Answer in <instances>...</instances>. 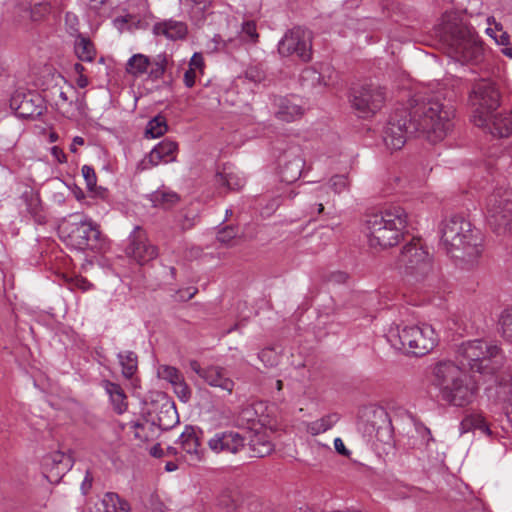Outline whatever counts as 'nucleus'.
Segmentation results:
<instances>
[{
  "instance_id": "nucleus-18",
  "label": "nucleus",
  "mask_w": 512,
  "mask_h": 512,
  "mask_svg": "<svg viewBox=\"0 0 512 512\" xmlns=\"http://www.w3.org/2000/svg\"><path fill=\"white\" fill-rule=\"evenodd\" d=\"M209 449L216 453L237 454L246 445V438L233 430L216 432L208 441Z\"/></svg>"
},
{
  "instance_id": "nucleus-2",
  "label": "nucleus",
  "mask_w": 512,
  "mask_h": 512,
  "mask_svg": "<svg viewBox=\"0 0 512 512\" xmlns=\"http://www.w3.org/2000/svg\"><path fill=\"white\" fill-rule=\"evenodd\" d=\"M431 384L438 390L442 401L456 407L469 405L477 393L475 382L452 361H440L434 365Z\"/></svg>"
},
{
  "instance_id": "nucleus-45",
  "label": "nucleus",
  "mask_w": 512,
  "mask_h": 512,
  "mask_svg": "<svg viewBox=\"0 0 512 512\" xmlns=\"http://www.w3.org/2000/svg\"><path fill=\"white\" fill-rule=\"evenodd\" d=\"M241 34L245 40L252 42H256L259 37L256 31V24L253 21H247L242 24Z\"/></svg>"
},
{
  "instance_id": "nucleus-43",
  "label": "nucleus",
  "mask_w": 512,
  "mask_h": 512,
  "mask_svg": "<svg viewBox=\"0 0 512 512\" xmlns=\"http://www.w3.org/2000/svg\"><path fill=\"white\" fill-rule=\"evenodd\" d=\"M328 187L335 194H340V193L348 190L349 182L345 175H334L333 177H331Z\"/></svg>"
},
{
  "instance_id": "nucleus-32",
  "label": "nucleus",
  "mask_w": 512,
  "mask_h": 512,
  "mask_svg": "<svg viewBox=\"0 0 512 512\" xmlns=\"http://www.w3.org/2000/svg\"><path fill=\"white\" fill-rule=\"evenodd\" d=\"M329 187L326 185L318 186L313 189L311 197L308 201L307 213L312 215L315 211L321 214L324 210V203L330 201Z\"/></svg>"
},
{
  "instance_id": "nucleus-37",
  "label": "nucleus",
  "mask_w": 512,
  "mask_h": 512,
  "mask_svg": "<svg viewBox=\"0 0 512 512\" xmlns=\"http://www.w3.org/2000/svg\"><path fill=\"white\" fill-rule=\"evenodd\" d=\"M168 130L166 119L162 115H157L151 119L145 129V137L155 139L163 136Z\"/></svg>"
},
{
  "instance_id": "nucleus-30",
  "label": "nucleus",
  "mask_w": 512,
  "mask_h": 512,
  "mask_svg": "<svg viewBox=\"0 0 512 512\" xmlns=\"http://www.w3.org/2000/svg\"><path fill=\"white\" fill-rule=\"evenodd\" d=\"M303 168L304 160L298 155H293L280 166L281 180L286 183L295 182L300 178Z\"/></svg>"
},
{
  "instance_id": "nucleus-12",
  "label": "nucleus",
  "mask_w": 512,
  "mask_h": 512,
  "mask_svg": "<svg viewBox=\"0 0 512 512\" xmlns=\"http://www.w3.org/2000/svg\"><path fill=\"white\" fill-rule=\"evenodd\" d=\"M312 33L302 27L287 31L279 41L278 52L284 57L296 56L302 61L311 59Z\"/></svg>"
},
{
  "instance_id": "nucleus-14",
  "label": "nucleus",
  "mask_w": 512,
  "mask_h": 512,
  "mask_svg": "<svg viewBox=\"0 0 512 512\" xmlns=\"http://www.w3.org/2000/svg\"><path fill=\"white\" fill-rule=\"evenodd\" d=\"M410 129V119L407 110L396 111L390 116V119L384 128L383 141L390 150L401 149L408 134H414Z\"/></svg>"
},
{
  "instance_id": "nucleus-1",
  "label": "nucleus",
  "mask_w": 512,
  "mask_h": 512,
  "mask_svg": "<svg viewBox=\"0 0 512 512\" xmlns=\"http://www.w3.org/2000/svg\"><path fill=\"white\" fill-rule=\"evenodd\" d=\"M412 132L427 134L431 141L443 139L452 127L454 110L434 96H416L407 110Z\"/></svg>"
},
{
  "instance_id": "nucleus-3",
  "label": "nucleus",
  "mask_w": 512,
  "mask_h": 512,
  "mask_svg": "<svg viewBox=\"0 0 512 512\" xmlns=\"http://www.w3.org/2000/svg\"><path fill=\"white\" fill-rule=\"evenodd\" d=\"M406 227L407 213L402 207L392 205L367 214L362 223V232L370 247L385 249L400 242Z\"/></svg>"
},
{
  "instance_id": "nucleus-41",
  "label": "nucleus",
  "mask_w": 512,
  "mask_h": 512,
  "mask_svg": "<svg viewBox=\"0 0 512 512\" xmlns=\"http://www.w3.org/2000/svg\"><path fill=\"white\" fill-rule=\"evenodd\" d=\"M500 324L503 337L512 342V306L502 312Z\"/></svg>"
},
{
  "instance_id": "nucleus-49",
  "label": "nucleus",
  "mask_w": 512,
  "mask_h": 512,
  "mask_svg": "<svg viewBox=\"0 0 512 512\" xmlns=\"http://www.w3.org/2000/svg\"><path fill=\"white\" fill-rule=\"evenodd\" d=\"M259 359L267 366H274L278 362V356L272 349H264L259 353Z\"/></svg>"
},
{
  "instance_id": "nucleus-31",
  "label": "nucleus",
  "mask_w": 512,
  "mask_h": 512,
  "mask_svg": "<svg viewBox=\"0 0 512 512\" xmlns=\"http://www.w3.org/2000/svg\"><path fill=\"white\" fill-rule=\"evenodd\" d=\"M215 181L219 186L226 187L227 190H239L245 184V179L230 166H224L222 171L218 172Z\"/></svg>"
},
{
  "instance_id": "nucleus-50",
  "label": "nucleus",
  "mask_w": 512,
  "mask_h": 512,
  "mask_svg": "<svg viewBox=\"0 0 512 512\" xmlns=\"http://www.w3.org/2000/svg\"><path fill=\"white\" fill-rule=\"evenodd\" d=\"M496 29L498 32H500V35H496L495 30L492 28H487L486 32H487V34H489L491 37H493L495 39L497 44L504 45V46L508 45L509 44V35L506 32H503L502 29H498L497 27H496Z\"/></svg>"
},
{
  "instance_id": "nucleus-25",
  "label": "nucleus",
  "mask_w": 512,
  "mask_h": 512,
  "mask_svg": "<svg viewBox=\"0 0 512 512\" xmlns=\"http://www.w3.org/2000/svg\"><path fill=\"white\" fill-rule=\"evenodd\" d=\"M102 387L109 396L113 410L118 414L124 413L127 410L128 402L123 388L109 380L102 381Z\"/></svg>"
},
{
  "instance_id": "nucleus-42",
  "label": "nucleus",
  "mask_w": 512,
  "mask_h": 512,
  "mask_svg": "<svg viewBox=\"0 0 512 512\" xmlns=\"http://www.w3.org/2000/svg\"><path fill=\"white\" fill-rule=\"evenodd\" d=\"M51 7L48 3H36L29 9L25 10V13L30 17L33 21H39L44 18L47 14L50 13Z\"/></svg>"
},
{
  "instance_id": "nucleus-48",
  "label": "nucleus",
  "mask_w": 512,
  "mask_h": 512,
  "mask_svg": "<svg viewBox=\"0 0 512 512\" xmlns=\"http://www.w3.org/2000/svg\"><path fill=\"white\" fill-rule=\"evenodd\" d=\"M77 94H79V92L73 86L61 89L59 91L58 99L56 100L57 108H61V105H65V102H68L70 98H74Z\"/></svg>"
},
{
  "instance_id": "nucleus-4",
  "label": "nucleus",
  "mask_w": 512,
  "mask_h": 512,
  "mask_svg": "<svg viewBox=\"0 0 512 512\" xmlns=\"http://www.w3.org/2000/svg\"><path fill=\"white\" fill-rule=\"evenodd\" d=\"M441 244L447 254L466 263H473L481 254L479 238L471 224L462 216H452L440 225Z\"/></svg>"
},
{
  "instance_id": "nucleus-56",
  "label": "nucleus",
  "mask_w": 512,
  "mask_h": 512,
  "mask_svg": "<svg viewBox=\"0 0 512 512\" xmlns=\"http://www.w3.org/2000/svg\"><path fill=\"white\" fill-rule=\"evenodd\" d=\"M92 481H93V478H92L91 474L87 471L85 478L81 485V489L84 494H86L89 491V489L91 488Z\"/></svg>"
},
{
  "instance_id": "nucleus-24",
  "label": "nucleus",
  "mask_w": 512,
  "mask_h": 512,
  "mask_svg": "<svg viewBox=\"0 0 512 512\" xmlns=\"http://www.w3.org/2000/svg\"><path fill=\"white\" fill-rule=\"evenodd\" d=\"M152 31L156 36H164L170 40H178L186 36L187 26L180 21L165 20L154 24Z\"/></svg>"
},
{
  "instance_id": "nucleus-47",
  "label": "nucleus",
  "mask_w": 512,
  "mask_h": 512,
  "mask_svg": "<svg viewBox=\"0 0 512 512\" xmlns=\"http://www.w3.org/2000/svg\"><path fill=\"white\" fill-rule=\"evenodd\" d=\"M68 284L70 289H79L83 292L90 290L93 286L86 278L82 276H75L70 278Z\"/></svg>"
},
{
  "instance_id": "nucleus-20",
  "label": "nucleus",
  "mask_w": 512,
  "mask_h": 512,
  "mask_svg": "<svg viewBox=\"0 0 512 512\" xmlns=\"http://www.w3.org/2000/svg\"><path fill=\"white\" fill-rule=\"evenodd\" d=\"M176 444L181 448L183 453L182 457H184L188 463L194 464L202 459L199 438L193 427L187 426L178 437Z\"/></svg>"
},
{
  "instance_id": "nucleus-13",
  "label": "nucleus",
  "mask_w": 512,
  "mask_h": 512,
  "mask_svg": "<svg viewBox=\"0 0 512 512\" xmlns=\"http://www.w3.org/2000/svg\"><path fill=\"white\" fill-rule=\"evenodd\" d=\"M385 92L376 84H365L353 90L351 104L361 117L373 115L381 109Z\"/></svg>"
},
{
  "instance_id": "nucleus-7",
  "label": "nucleus",
  "mask_w": 512,
  "mask_h": 512,
  "mask_svg": "<svg viewBox=\"0 0 512 512\" xmlns=\"http://www.w3.org/2000/svg\"><path fill=\"white\" fill-rule=\"evenodd\" d=\"M457 353L461 365L467 366L473 372L493 373L502 361L499 347L480 339L462 343Z\"/></svg>"
},
{
  "instance_id": "nucleus-28",
  "label": "nucleus",
  "mask_w": 512,
  "mask_h": 512,
  "mask_svg": "<svg viewBox=\"0 0 512 512\" xmlns=\"http://www.w3.org/2000/svg\"><path fill=\"white\" fill-rule=\"evenodd\" d=\"M87 104L84 94H77L74 98H70L65 105H61L59 112L66 118L71 120H79L86 116Z\"/></svg>"
},
{
  "instance_id": "nucleus-44",
  "label": "nucleus",
  "mask_w": 512,
  "mask_h": 512,
  "mask_svg": "<svg viewBox=\"0 0 512 512\" xmlns=\"http://www.w3.org/2000/svg\"><path fill=\"white\" fill-rule=\"evenodd\" d=\"M238 236V229L233 226H226L222 228L218 234L217 239L219 242L229 245L231 241L234 240Z\"/></svg>"
},
{
  "instance_id": "nucleus-38",
  "label": "nucleus",
  "mask_w": 512,
  "mask_h": 512,
  "mask_svg": "<svg viewBox=\"0 0 512 512\" xmlns=\"http://www.w3.org/2000/svg\"><path fill=\"white\" fill-rule=\"evenodd\" d=\"M118 359L123 376L130 379L137 371V355L132 351L120 352Z\"/></svg>"
},
{
  "instance_id": "nucleus-61",
  "label": "nucleus",
  "mask_w": 512,
  "mask_h": 512,
  "mask_svg": "<svg viewBox=\"0 0 512 512\" xmlns=\"http://www.w3.org/2000/svg\"><path fill=\"white\" fill-rule=\"evenodd\" d=\"M76 83L80 88H85L88 85V79L84 75H79L76 79Z\"/></svg>"
},
{
  "instance_id": "nucleus-9",
  "label": "nucleus",
  "mask_w": 512,
  "mask_h": 512,
  "mask_svg": "<svg viewBox=\"0 0 512 512\" xmlns=\"http://www.w3.org/2000/svg\"><path fill=\"white\" fill-rule=\"evenodd\" d=\"M470 103L473 108V123L476 126H486L500 104V93L495 83L487 79L476 82L470 94Z\"/></svg>"
},
{
  "instance_id": "nucleus-51",
  "label": "nucleus",
  "mask_w": 512,
  "mask_h": 512,
  "mask_svg": "<svg viewBox=\"0 0 512 512\" xmlns=\"http://www.w3.org/2000/svg\"><path fill=\"white\" fill-rule=\"evenodd\" d=\"M245 74H246L247 79H249L250 81L255 82V83L261 82L265 78L264 72L256 66L249 67L246 70Z\"/></svg>"
},
{
  "instance_id": "nucleus-64",
  "label": "nucleus",
  "mask_w": 512,
  "mask_h": 512,
  "mask_svg": "<svg viewBox=\"0 0 512 512\" xmlns=\"http://www.w3.org/2000/svg\"><path fill=\"white\" fill-rule=\"evenodd\" d=\"M177 468L178 467L174 462H167L165 465L166 471H169V472L175 471Z\"/></svg>"
},
{
  "instance_id": "nucleus-21",
  "label": "nucleus",
  "mask_w": 512,
  "mask_h": 512,
  "mask_svg": "<svg viewBox=\"0 0 512 512\" xmlns=\"http://www.w3.org/2000/svg\"><path fill=\"white\" fill-rule=\"evenodd\" d=\"M41 99L32 93H15L10 100V106L23 118L33 117L41 114Z\"/></svg>"
},
{
  "instance_id": "nucleus-34",
  "label": "nucleus",
  "mask_w": 512,
  "mask_h": 512,
  "mask_svg": "<svg viewBox=\"0 0 512 512\" xmlns=\"http://www.w3.org/2000/svg\"><path fill=\"white\" fill-rule=\"evenodd\" d=\"M339 420L336 413L328 414L320 419L307 424V432L311 435H319L331 429Z\"/></svg>"
},
{
  "instance_id": "nucleus-10",
  "label": "nucleus",
  "mask_w": 512,
  "mask_h": 512,
  "mask_svg": "<svg viewBox=\"0 0 512 512\" xmlns=\"http://www.w3.org/2000/svg\"><path fill=\"white\" fill-rule=\"evenodd\" d=\"M487 221L498 235L512 233V193H494L487 200Z\"/></svg>"
},
{
  "instance_id": "nucleus-27",
  "label": "nucleus",
  "mask_w": 512,
  "mask_h": 512,
  "mask_svg": "<svg viewBox=\"0 0 512 512\" xmlns=\"http://www.w3.org/2000/svg\"><path fill=\"white\" fill-rule=\"evenodd\" d=\"M480 127L487 129L494 136L508 137L512 133V116H502L493 112L488 124Z\"/></svg>"
},
{
  "instance_id": "nucleus-17",
  "label": "nucleus",
  "mask_w": 512,
  "mask_h": 512,
  "mask_svg": "<svg viewBox=\"0 0 512 512\" xmlns=\"http://www.w3.org/2000/svg\"><path fill=\"white\" fill-rule=\"evenodd\" d=\"M189 367L209 386L219 388L226 391L228 394H232L235 382L228 376L227 371L223 367L216 365L202 367L196 360H191Z\"/></svg>"
},
{
  "instance_id": "nucleus-11",
  "label": "nucleus",
  "mask_w": 512,
  "mask_h": 512,
  "mask_svg": "<svg viewBox=\"0 0 512 512\" xmlns=\"http://www.w3.org/2000/svg\"><path fill=\"white\" fill-rule=\"evenodd\" d=\"M167 65L168 56L166 53H160L151 58L142 53H136L128 59L125 71L134 78L146 74L149 80L157 81L164 76Z\"/></svg>"
},
{
  "instance_id": "nucleus-59",
  "label": "nucleus",
  "mask_w": 512,
  "mask_h": 512,
  "mask_svg": "<svg viewBox=\"0 0 512 512\" xmlns=\"http://www.w3.org/2000/svg\"><path fill=\"white\" fill-rule=\"evenodd\" d=\"M195 6L200 10H205L212 2V0H191Z\"/></svg>"
},
{
  "instance_id": "nucleus-36",
  "label": "nucleus",
  "mask_w": 512,
  "mask_h": 512,
  "mask_svg": "<svg viewBox=\"0 0 512 512\" xmlns=\"http://www.w3.org/2000/svg\"><path fill=\"white\" fill-rule=\"evenodd\" d=\"M105 512H130V505L116 493H106L102 499Z\"/></svg>"
},
{
  "instance_id": "nucleus-54",
  "label": "nucleus",
  "mask_w": 512,
  "mask_h": 512,
  "mask_svg": "<svg viewBox=\"0 0 512 512\" xmlns=\"http://www.w3.org/2000/svg\"><path fill=\"white\" fill-rule=\"evenodd\" d=\"M334 447H335V450L343 455V456H349L350 452L348 449H346L343 441L341 438H335L334 440Z\"/></svg>"
},
{
  "instance_id": "nucleus-33",
  "label": "nucleus",
  "mask_w": 512,
  "mask_h": 512,
  "mask_svg": "<svg viewBox=\"0 0 512 512\" xmlns=\"http://www.w3.org/2000/svg\"><path fill=\"white\" fill-rule=\"evenodd\" d=\"M47 467L51 466V470H56V476L64 475L72 467L71 457L63 452H54L45 460Z\"/></svg>"
},
{
  "instance_id": "nucleus-60",
  "label": "nucleus",
  "mask_w": 512,
  "mask_h": 512,
  "mask_svg": "<svg viewBox=\"0 0 512 512\" xmlns=\"http://www.w3.org/2000/svg\"><path fill=\"white\" fill-rule=\"evenodd\" d=\"M150 454L154 457H162L163 456V450L159 444L154 445L151 450Z\"/></svg>"
},
{
  "instance_id": "nucleus-23",
  "label": "nucleus",
  "mask_w": 512,
  "mask_h": 512,
  "mask_svg": "<svg viewBox=\"0 0 512 512\" xmlns=\"http://www.w3.org/2000/svg\"><path fill=\"white\" fill-rule=\"evenodd\" d=\"M177 144L170 140H165L155 146L147 157V162L151 166H157L161 162L169 163L176 159Z\"/></svg>"
},
{
  "instance_id": "nucleus-63",
  "label": "nucleus",
  "mask_w": 512,
  "mask_h": 512,
  "mask_svg": "<svg viewBox=\"0 0 512 512\" xmlns=\"http://www.w3.org/2000/svg\"><path fill=\"white\" fill-rule=\"evenodd\" d=\"M84 66L80 63L74 64V71L79 75H83Z\"/></svg>"
},
{
  "instance_id": "nucleus-22",
  "label": "nucleus",
  "mask_w": 512,
  "mask_h": 512,
  "mask_svg": "<svg viewBox=\"0 0 512 512\" xmlns=\"http://www.w3.org/2000/svg\"><path fill=\"white\" fill-rule=\"evenodd\" d=\"M158 376L168 381L182 402H187L191 398V389L185 382L182 373L173 366L162 365L158 368Z\"/></svg>"
},
{
  "instance_id": "nucleus-53",
  "label": "nucleus",
  "mask_w": 512,
  "mask_h": 512,
  "mask_svg": "<svg viewBox=\"0 0 512 512\" xmlns=\"http://www.w3.org/2000/svg\"><path fill=\"white\" fill-rule=\"evenodd\" d=\"M196 80V71L194 69L188 68V70L184 73V83L187 87H192L195 84Z\"/></svg>"
},
{
  "instance_id": "nucleus-26",
  "label": "nucleus",
  "mask_w": 512,
  "mask_h": 512,
  "mask_svg": "<svg viewBox=\"0 0 512 512\" xmlns=\"http://www.w3.org/2000/svg\"><path fill=\"white\" fill-rule=\"evenodd\" d=\"M123 429H128L129 433L139 443H145L153 440L158 433V427L149 421L130 422L123 426Z\"/></svg>"
},
{
  "instance_id": "nucleus-39",
  "label": "nucleus",
  "mask_w": 512,
  "mask_h": 512,
  "mask_svg": "<svg viewBox=\"0 0 512 512\" xmlns=\"http://www.w3.org/2000/svg\"><path fill=\"white\" fill-rule=\"evenodd\" d=\"M251 449L256 457H265L273 451V444L261 436L251 440Z\"/></svg>"
},
{
  "instance_id": "nucleus-29",
  "label": "nucleus",
  "mask_w": 512,
  "mask_h": 512,
  "mask_svg": "<svg viewBox=\"0 0 512 512\" xmlns=\"http://www.w3.org/2000/svg\"><path fill=\"white\" fill-rule=\"evenodd\" d=\"M460 434H465L473 430H478L482 434L492 437L493 432L490 429L486 419L482 414L472 413L466 415L459 426Z\"/></svg>"
},
{
  "instance_id": "nucleus-16",
  "label": "nucleus",
  "mask_w": 512,
  "mask_h": 512,
  "mask_svg": "<svg viewBox=\"0 0 512 512\" xmlns=\"http://www.w3.org/2000/svg\"><path fill=\"white\" fill-rule=\"evenodd\" d=\"M125 253L140 265L148 263L158 255L157 248L148 241L146 233L139 226L129 235Z\"/></svg>"
},
{
  "instance_id": "nucleus-6",
  "label": "nucleus",
  "mask_w": 512,
  "mask_h": 512,
  "mask_svg": "<svg viewBox=\"0 0 512 512\" xmlns=\"http://www.w3.org/2000/svg\"><path fill=\"white\" fill-rule=\"evenodd\" d=\"M390 345L399 351L416 356L430 352L438 343V335L430 324L421 326H391L386 334Z\"/></svg>"
},
{
  "instance_id": "nucleus-46",
  "label": "nucleus",
  "mask_w": 512,
  "mask_h": 512,
  "mask_svg": "<svg viewBox=\"0 0 512 512\" xmlns=\"http://www.w3.org/2000/svg\"><path fill=\"white\" fill-rule=\"evenodd\" d=\"M83 178L85 180L86 186L90 191H93L96 188L97 177L94 169L91 166L84 165L81 169Z\"/></svg>"
},
{
  "instance_id": "nucleus-57",
  "label": "nucleus",
  "mask_w": 512,
  "mask_h": 512,
  "mask_svg": "<svg viewBox=\"0 0 512 512\" xmlns=\"http://www.w3.org/2000/svg\"><path fill=\"white\" fill-rule=\"evenodd\" d=\"M347 279V274L344 272H335L331 274L329 281L335 282V283H343Z\"/></svg>"
},
{
  "instance_id": "nucleus-52",
  "label": "nucleus",
  "mask_w": 512,
  "mask_h": 512,
  "mask_svg": "<svg viewBox=\"0 0 512 512\" xmlns=\"http://www.w3.org/2000/svg\"><path fill=\"white\" fill-rule=\"evenodd\" d=\"M203 66H204L203 57L200 54L195 53L190 59L189 68L194 69L196 71V70H202Z\"/></svg>"
},
{
  "instance_id": "nucleus-62",
  "label": "nucleus",
  "mask_w": 512,
  "mask_h": 512,
  "mask_svg": "<svg viewBox=\"0 0 512 512\" xmlns=\"http://www.w3.org/2000/svg\"><path fill=\"white\" fill-rule=\"evenodd\" d=\"M194 225V222L190 219H186L181 223V228L183 230L190 229Z\"/></svg>"
},
{
  "instance_id": "nucleus-5",
  "label": "nucleus",
  "mask_w": 512,
  "mask_h": 512,
  "mask_svg": "<svg viewBox=\"0 0 512 512\" xmlns=\"http://www.w3.org/2000/svg\"><path fill=\"white\" fill-rule=\"evenodd\" d=\"M439 36L455 61L464 64L480 60L482 43L472 27L462 22H445L439 29Z\"/></svg>"
},
{
  "instance_id": "nucleus-35",
  "label": "nucleus",
  "mask_w": 512,
  "mask_h": 512,
  "mask_svg": "<svg viewBox=\"0 0 512 512\" xmlns=\"http://www.w3.org/2000/svg\"><path fill=\"white\" fill-rule=\"evenodd\" d=\"M75 53L81 61L92 62L96 51L93 43L86 37H77L74 45Z\"/></svg>"
},
{
  "instance_id": "nucleus-15",
  "label": "nucleus",
  "mask_w": 512,
  "mask_h": 512,
  "mask_svg": "<svg viewBox=\"0 0 512 512\" xmlns=\"http://www.w3.org/2000/svg\"><path fill=\"white\" fill-rule=\"evenodd\" d=\"M68 240L78 250H94L100 245V231L97 224L85 218L69 225Z\"/></svg>"
},
{
  "instance_id": "nucleus-58",
  "label": "nucleus",
  "mask_w": 512,
  "mask_h": 512,
  "mask_svg": "<svg viewBox=\"0 0 512 512\" xmlns=\"http://www.w3.org/2000/svg\"><path fill=\"white\" fill-rule=\"evenodd\" d=\"M82 146L84 145V139L80 136H75L72 140V143L70 145V151L73 152V153H76L77 152V148L76 146Z\"/></svg>"
},
{
  "instance_id": "nucleus-19",
  "label": "nucleus",
  "mask_w": 512,
  "mask_h": 512,
  "mask_svg": "<svg viewBox=\"0 0 512 512\" xmlns=\"http://www.w3.org/2000/svg\"><path fill=\"white\" fill-rule=\"evenodd\" d=\"M275 117L284 122H293L304 114L302 100L298 96H276L274 98Z\"/></svg>"
},
{
  "instance_id": "nucleus-40",
  "label": "nucleus",
  "mask_w": 512,
  "mask_h": 512,
  "mask_svg": "<svg viewBox=\"0 0 512 512\" xmlns=\"http://www.w3.org/2000/svg\"><path fill=\"white\" fill-rule=\"evenodd\" d=\"M179 200L178 195L172 191L159 190L153 194L152 201L155 205L170 207Z\"/></svg>"
},
{
  "instance_id": "nucleus-8",
  "label": "nucleus",
  "mask_w": 512,
  "mask_h": 512,
  "mask_svg": "<svg viewBox=\"0 0 512 512\" xmlns=\"http://www.w3.org/2000/svg\"><path fill=\"white\" fill-rule=\"evenodd\" d=\"M397 267L403 280L411 285L423 282L433 272L431 256L420 240H414L403 247Z\"/></svg>"
},
{
  "instance_id": "nucleus-55",
  "label": "nucleus",
  "mask_w": 512,
  "mask_h": 512,
  "mask_svg": "<svg viewBox=\"0 0 512 512\" xmlns=\"http://www.w3.org/2000/svg\"><path fill=\"white\" fill-rule=\"evenodd\" d=\"M51 153L58 160V162H60V163L66 162V155L63 152V150L61 148H59L58 146H53L51 148Z\"/></svg>"
}]
</instances>
